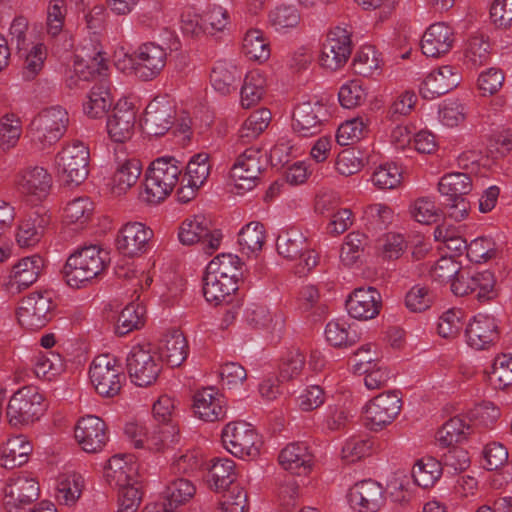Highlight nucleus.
Here are the masks:
<instances>
[{
    "label": "nucleus",
    "instance_id": "nucleus-14",
    "mask_svg": "<svg viewBox=\"0 0 512 512\" xmlns=\"http://www.w3.org/2000/svg\"><path fill=\"white\" fill-rule=\"evenodd\" d=\"M401 408L402 401L399 390L379 394L366 405V426L374 431L382 430L394 421Z\"/></svg>",
    "mask_w": 512,
    "mask_h": 512
},
{
    "label": "nucleus",
    "instance_id": "nucleus-11",
    "mask_svg": "<svg viewBox=\"0 0 512 512\" xmlns=\"http://www.w3.org/2000/svg\"><path fill=\"white\" fill-rule=\"evenodd\" d=\"M52 309L53 302L50 292L31 293L20 302L17 309L18 322L29 330L41 329L51 320Z\"/></svg>",
    "mask_w": 512,
    "mask_h": 512
},
{
    "label": "nucleus",
    "instance_id": "nucleus-12",
    "mask_svg": "<svg viewBox=\"0 0 512 512\" xmlns=\"http://www.w3.org/2000/svg\"><path fill=\"white\" fill-rule=\"evenodd\" d=\"M128 58L135 76L142 81H151L166 66L167 52L160 45L147 42L141 44Z\"/></svg>",
    "mask_w": 512,
    "mask_h": 512
},
{
    "label": "nucleus",
    "instance_id": "nucleus-47",
    "mask_svg": "<svg viewBox=\"0 0 512 512\" xmlns=\"http://www.w3.org/2000/svg\"><path fill=\"white\" fill-rule=\"evenodd\" d=\"M94 203L88 197H78L67 203L63 210V222L67 225L83 226L92 217Z\"/></svg>",
    "mask_w": 512,
    "mask_h": 512
},
{
    "label": "nucleus",
    "instance_id": "nucleus-54",
    "mask_svg": "<svg viewBox=\"0 0 512 512\" xmlns=\"http://www.w3.org/2000/svg\"><path fill=\"white\" fill-rule=\"evenodd\" d=\"M327 341L334 347H347L356 344L360 337L355 330L351 331V326L346 328L345 323L339 321H330L325 328Z\"/></svg>",
    "mask_w": 512,
    "mask_h": 512
},
{
    "label": "nucleus",
    "instance_id": "nucleus-51",
    "mask_svg": "<svg viewBox=\"0 0 512 512\" xmlns=\"http://www.w3.org/2000/svg\"><path fill=\"white\" fill-rule=\"evenodd\" d=\"M83 488V479L80 475H64L57 484L56 497L60 504L71 506L79 499Z\"/></svg>",
    "mask_w": 512,
    "mask_h": 512
},
{
    "label": "nucleus",
    "instance_id": "nucleus-2",
    "mask_svg": "<svg viewBox=\"0 0 512 512\" xmlns=\"http://www.w3.org/2000/svg\"><path fill=\"white\" fill-rule=\"evenodd\" d=\"M182 169L181 162L172 156L152 161L145 174V189L140 194L141 199L148 204L164 201L177 184Z\"/></svg>",
    "mask_w": 512,
    "mask_h": 512
},
{
    "label": "nucleus",
    "instance_id": "nucleus-16",
    "mask_svg": "<svg viewBox=\"0 0 512 512\" xmlns=\"http://www.w3.org/2000/svg\"><path fill=\"white\" fill-rule=\"evenodd\" d=\"M351 52L350 34L344 28L335 27L329 31L322 45L320 57L321 66L335 71L346 64Z\"/></svg>",
    "mask_w": 512,
    "mask_h": 512
},
{
    "label": "nucleus",
    "instance_id": "nucleus-32",
    "mask_svg": "<svg viewBox=\"0 0 512 512\" xmlns=\"http://www.w3.org/2000/svg\"><path fill=\"white\" fill-rule=\"evenodd\" d=\"M43 268L44 259L38 254L22 258L12 267L9 288L20 291L29 287L37 281Z\"/></svg>",
    "mask_w": 512,
    "mask_h": 512
},
{
    "label": "nucleus",
    "instance_id": "nucleus-43",
    "mask_svg": "<svg viewBox=\"0 0 512 512\" xmlns=\"http://www.w3.org/2000/svg\"><path fill=\"white\" fill-rule=\"evenodd\" d=\"M442 462L433 457L418 460L412 469L414 482L423 488L432 487L442 474Z\"/></svg>",
    "mask_w": 512,
    "mask_h": 512
},
{
    "label": "nucleus",
    "instance_id": "nucleus-58",
    "mask_svg": "<svg viewBox=\"0 0 512 512\" xmlns=\"http://www.w3.org/2000/svg\"><path fill=\"white\" fill-rule=\"evenodd\" d=\"M371 180L379 189H394L401 183L402 172L395 163H385L374 171Z\"/></svg>",
    "mask_w": 512,
    "mask_h": 512
},
{
    "label": "nucleus",
    "instance_id": "nucleus-41",
    "mask_svg": "<svg viewBox=\"0 0 512 512\" xmlns=\"http://www.w3.org/2000/svg\"><path fill=\"white\" fill-rule=\"evenodd\" d=\"M142 172V164L139 159H126L120 163L112 177L113 191L118 194L126 192L139 179Z\"/></svg>",
    "mask_w": 512,
    "mask_h": 512
},
{
    "label": "nucleus",
    "instance_id": "nucleus-53",
    "mask_svg": "<svg viewBox=\"0 0 512 512\" xmlns=\"http://www.w3.org/2000/svg\"><path fill=\"white\" fill-rule=\"evenodd\" d=\"M265 241L264 225L257 221H252L244 226L238 234V243L243 250L249 252H258L262 250Z\"/></svg>",
    "mask_w": 512,
    "mask_h": 512
},
{
    "label": "nucleus",
    "instance_id": "nucleus-35",
    "mask_svg": "<svg viewBox=\"0 0 512 512\" xmlns=\"http://www.w3.org/2000/svg\"><path fill=\"white\" fill-rule=\"evenodd\" d=\"M31 452L32 445L23 435L10 438L1 446V465L8 469L20 467L28 461Z\"/></svg>",
    "mask_w": 512,
    "mask_h": 512
},
{
    "label": "nucleus",
    "instance_id": "nucleus-38",
    "mask_svg": "<svg viewBox=\"0 0 512 512\" xmlns=\"http://www.w3.org/2000/svg\"><path fill=\"white\" fill-rule=\"evenodd\" d=\"M202 280L205 299L215 305L222 302H230V296L238 290L236 282L216 277L215 274L207 270H205Z\"/></svg>",
    "mask_w": 512,
    "mask_h": 512
},
{
    "label": "nucleus",
    "instance_id": "nucleus-26",
    "mask_svg": "<svg viewBox=\"0 0 512 512\" xmlns=\"http://www.w3.org/2000/svg\"><path fill=\"white\" fill-rule=\"evenodd\" d=\"M152 230L140 222L125 224L116 238V247L124 256L134 257L145 251Z\"/></svg>",
    "mask_w": 512,
    "mask_h": 512
},
{
    "label": "nucleus",
    "instance_id": "nucleus-59",
    "mask_svg": "<svg viewBox=\"0 0 512 512\" xmlns=\"http://www.w3.org/2000/svg\"><path fill=\"white\" fill-rule=\"evenodd\" d=\"M338 98L344 108L352 109L365 102L367 93L362 87L361 81L354 79L340 88Z\"/></svg>",
    "mask_w": 512,
    "mask_h": 512
},
{
    "label": "nucleus",
    "instance_id": "nucleus-44",
    "mask_svg": "<svg viewBox=\"0 0 512 512\" xmlns=\"http://www.w3.org/2000/svg\"><path fill=\"white\" fill-rule=\"evenodd\" d=\"M307 238L303 233L290 230L277 237L276 248L279 255L289 260H296L306 250Z\"/></svg>",
    "mask_w": 512,
    "mask_h": 512
},
{
    "label": "nucleus",
    "instance_id": "nucleus-23",
    "mask_svg": "<svg viewBox=\"0 0 512 512\" xmlns=\"http://www.w3.org/2000/svg\"><path fill=\"white\" fill-rule=\"evenodd\" d=\"M136 123V111L131 103L119 101L107 120V132L112 141L124 143L129 140Z\"/></svg>",
    "mask_w": 512,
    "mask_h": 512
},
{
    "label": "nucleus",
    "instance_id": "nucleus-15",
    "mask_svg": "<svg viewBox=\"0 0 512 512\" xmlns=\"http://www.w3.org/2000/svg\"><path fill=\"white\" fill-rule=\"evenodd\" d=\"M40 495L39 483L26 475L9 478L4 488L3 505L6 512H28Z\"/></svg>",
    "mask_w": 512,
    "mask_h": 512
},
{
    "label": "nucleus",
    "instance_id": "nucleus-30",
    "mask_svg": "<svg viewBox=\"0 0 512 512\" xmlns=\"http://www.w3.org/2000/svg\"><path fill=\"white\" fill-rule=\"evenodd\" d=\"M278 460L283 469L294 475L306 476L312 469L313 455L305 443L296 442L290 443L282 449Z\"/></svg>",
    "mask_w": 512,
    "mask_h": 512
},
{
    "label": "nucleus",
    "instance_id": "nucleus-17",
    "mask_svg": "<svg viewBox=\"0 0 512 512\" xmlns=\"http://www.w3.org/2000/svg\"><path fill=\"white\" fill-rule=\"evenodd\" d=\"M52 176L43 167L35 166L21 170L15 180L18 192L29 201H42L51 191Z\"/></svg>",
    "mask_w": 512,
    "mask_h": 512
},
{
    "label": "nucleus",
    "instance_id": "nucleus-46",
    "mask_svg": "<svg viewBox=\"0 0 512 512\" xmlns=\"http://www.w3.org/2000/svg\"><path fill=\"white\" fill-rule=\"evenodd\" d=\"M266 79L258 70L250 71L244 78L241 87V104L250 108L257 104L265 93Z\"/></svg>",
    "mask_w": 512,
    "mask_h": 512
},
{
    "label": "nucleus",
    "instance_id": "nucleus-63",
    "mask_svg": "<svg viewBox=\"0 0 512 512\" xmlns=\"http://www.w3.org/2000/svg\"><path fill=\"white\" fill-rule=\"evenodd\" d=\"M496 254V243L489 237H478L468 244L467 257L473 262H486L495 258Z\"/></svg>",
    "mask_w": 512,
    "mask_h": 512
},
{
    "label": "nucleus",
    "instance_id": "nucleus-9",
    "mask_svg": "<svg viewBox=\"0 0 512 512\" xmlns=\"http://www.w3.org/2000/svg\"><path fill=\"white\" fill-rule=\"evenodd\" d=\"M126 362L131 381L139 387H148L154 384L162 370L160 357L141 345L131 349Z\"/></svg>",
    "mask_w": 512,
    "mask_h": 512
},
{
    "label": "nucleus",
    "instance_id": "nucleus-20",
    "mask_svg": "<svg viewBox=\"0 0 512 512\" xmlns=\"http://www.w3.org/2000/svg\"><path fill=\"white\" fill-rule=\"evenodd\" d=\"M175 106L165 97H155L146 107L143 115L144 126L149 134L163 136L173 125Z\"/></svg>",
    "mask_w": 512,
    "mask_h": 512
},
{
    "label": "nucleus",
    "instance_id": "nucleus-8",
    "mask_svg": "<svg viewBox=\"0 0 512 512\" xmlns=\"http://www.w3.org/2000/svg\"><path fill=\"white\" fill-rule=\"evenodd\" d=\"M223 235L212 222L204 215H195L193 219H186L179 227L178 239L183 245L200 244L202 250L213 254L219 247Z\"/></svg>",
    "mask_w": 512,
    "mask_h": 512
},
{
    "label": "nucleus",
    "instance_id": "nucleus-60",
    "mask_svg": "<svg viewBox=\"0 0 512 512\" xmlns=\"http://www.w3.org/2000/svg\"><path fill=\"white\" fill-rule=\"evenodd\" d=\"M393 218V211L383 204H371L364 210L368 230H384Z\"/></svg>",
    "mask_w": 512,
    "mask_h": 512
},
{
    "label": "nucleus",
    "instance_id": "nucleus-61",
    "mask_svg": "<svg viewBox=\"0 0 512 512\" xmlns=\"http://www.w3.org/2000/svg\"><path fill=\"white\" fill-rule=\"evenodd\" d=\"M305 364V356L299 350L289 351L279 366L277 382H287L299 376Z\"/></svg>",
    "mask_w": 512,
    "mask_h": 512
},
{
    "label": "nucleus",
    "instance_id": "nucleus-40",
    "mask_svg": "<svg viewBox=\"0 0 512 512\" xmlns=\"http://www.w3.org/2000/svg\"><path fill=\"white\" fill-rule=\"evenodd\" d=\"M212 462L207 476L210 488L220 492L234 484L236 477L235 462L228 458H217Z\"/></svg>",
    "mask_w": 512,
    "mask_h": 512
},
{
    "label": "nucleus",
    "instance_id": "nucleus-29",
    "mask_svg": "<svg viewBox=\"0 0 512 512\" xmlns=\"http://www.w3.org/2000/svg\"><path fill=\"white\" fill-rule=\"evenodd\" d=\"M113 481L119 487L118 512H137L143 496L140 482L122 468L120 471L115 470Z\"/></svg>",
    "mask_w": 512,
    "mask_h": 512
},
{
    "label": "nucleus",
    "instance_id": "nucleus-49",
    "mask_svg": "<svg viewBox=\"0 0 512 512\" xmlns=\"http://www.w3.org/2000/svg\"><path fill=\"white\" fill-rule=\"evenodd\" d=\"M271 112L267 108L258 109L250 114L239 130L243 143L257 138L269 125Z\"/></svg>",
    "mask_w": 512,
    "mask_h": 512
},
{
    "label": "nucleus",
    "instance_id": "nucleus-21",
    "mask_svg": "<svg viewBox=\"0 0 512 512\" xmlns=\"http://www.w3.org/2000/svg\"><path fill=\"white\" fill-rule=\"evenodd\" d=\"M384 488L368 479L354 484L348 494V501L359 512H377L385 502Z\"/></svg>",
    "mask_w": 512,
    "mask_h": 512
},
{
    "label": "nucleus",
    "instance_id": "nucleus-31",
    "mask_svg": "<svg viewBox=\"0 0 512 512\" xmlns=\"http://www.w3.org/2000/svg\"><path fill=\"white\" fill-rule=\"evenodd\" d=\"M497 328L494 318L485 315L475 316L465 329L467 343L472 348L484 349L498 338Z\"/></svg>",
    "mask_w": 512,
    "mask_h": 512
},
{
    "label": "nucleus",
    "instance_id": "nucleus-39",
    "mask_svg": "<svg viewBox=\"0 0 512 512\" xmlns=\"http://www.w3.org/2000/svg\"><path fill=\"white\" fill-rule=\"evenodd\" d=\"M242 72L233 64L218 62L212 69L210 81L216 91L228 95L237 90Z\"/></svg>",
    "mask_w": 512,
    "mask_h": 512
},
{
    "label": "nucleus",
    "instance_id": "nucleus-18",
    "mask_svg": "<svg viewBox=\"0 0 512 512\" xmlns=\"http://www.w3.org/2000/svg\"><path fill=\"white\" fill-rule=\"evenodd\" d=\"M348 314L357 320L374 319L382 309V297L379 291L369 286L356 288L345 302Z\"/></svg>",
    "mask_w": 512,
    "mask_h": 512
},
{
    "label": "nucleus",
    "instance_id": "nucleus-28",
    "mask_svg": "<svg viewBox=\"0 0 512 512\" xmlns=\"http://www.w3.org/2000/svg\"><path fill=\"white\" fill-rule=\"evenodd\" d=\"M223 403V395L216 393L213 387H206L194 394L192 407L194 414L201 420L214 422L226 415Z\"/></svg>",
    "mask_w": 512,
    "mask_h": 512
},
{
    "label": "nucleus",
    "instance_id": "nucleus-64",
    "mask_svg": "<svg viewBox=\"0 0 512 512\" xmlns=\"http://www.w3.org/2000/svg\"><path fill=\"white\" fill-rule=\"evenodd\" d=\"M492 376L497 383V387L505 389L512 386V356L498 355L492 365Z\"/></svg>",
    "mask_w": 512,
    "mask_h": 512
},
{
    "label": "nucleus",
    "instance_id": "nucleus-33",
    "mask_svg": "<svg viewBox=\"0 0 512 512\" xmlns=\"http://www.w3.org/2000/svg\"><path fill=\"white\" fill-rule=\"evenodd\" d=\"M160 358H164L171 367H179L188 356V343L180 330L166 333L160 340L158 347Z\"/></svg>",
    "mask_w": 512,
    "mask_h": 512
},
{
    "label": "nucleus",
    "instance_id": "nucleus-52",
    "mask_svg": "<svg viewBox=\"0 0 512 512\" xmlns=\"http://www.w3.org/2000/svg\"><path fill=\"white\" fill-rule=\"evenodd\" d=\"M243 51L246 56L256 61L262 62L269 58V43L264 38L262 31L252 29L245 34Z\"/></svg>",
    "mask_w": 512,
    "mask_h": 512
},
{
    "label": "nucleus",
    "instance_id": "nucleus-25",
    "mask_svg": "<svg viewBox=\"0 0 512 512\" xmlns=\"http://www.w3.org/2000/svg\"><path fill=\"white\" fill-rule=\"evenodd\" d=\"M460 74L452 66L445 65L429 73L420 85L419 93L424 99L444 95L459 85Z\"/></svg>",
    "mask_w": 512,
    "mask_h": 512
},
{
    "label": "nucleus",
    "instance_id": "nucleus-6",
    "mask_svg": "<svg viewBox=\"0 0 512 512\" xmlns=\"http://www.w3.org/2000/svg\"><path fill=\"white\" fill-rule=\"evenodd\" d=\"M472 190L470 175L454 172L444 175L438 183V191L444 198L443 204L452 211L450 216L457 221L463 220L470 209V204L465 196Z\"/></svg>",
    "mask_w": 512,
    "mask_h": 512
},
{
    "label": "nucleus",
    "instance_id": "nucleus-22",
    "mask_svg": "<svg viewBox=\"0 0 512 512\" xmlns=\"http://www.w3.org/2000/svg\"><path fill=\"white\" fill-rule=\"evenodd\" d=\"M327 110L320 102H304L299 104L293 113V130L300 137L314 136L321 131Z\"/></svg>",
    "mask_w": 512,
    "mask_h": 512
},
{
    "label": "nucleus",
    "instance_id": "nucleus-5",
    "mask_svg": "<svg viewBox=\"0 0 512 512\" xmlns=\"http://www.w3.org/2000/svg\"><path fill=\"white\" fill-rule=\"evenodd\" d=\"M89 377L96 392L106 398L118 395L126 379L119 360L110 354H101L94 358Z\"/></svg>",
    "mask_w": 512,
    "mask_h": 512
},
{
    "label": "nucleus",
    "instance_id": "nucleus-62",
    "mask_svg": "<svg viewBox=\"0 0 512 512\" xmlns=\"http://www.w3.org/2000/svg\"><path fill=\"white\" fill-rule=\"evenodd\" d=\"M209 155L199 153L195 155L186 165V173L183 181L187 178L194 186H201L210 173Z\"/></svg>",
    "mask_w": 512,
    "mask_h": 512
},
{
    "label": "nucleus",
    "instance_id": "nucleus-45",
    "mask_svg": "<svg viewBox=\"0 0 512 512\" xmlns=\"http://www.w3.org/2000/svg\"><path fill=\"white\" fill-rule=\"evenodd\" d=\"M472 425L465 423L460 417L449 419L437 432V440L443 447H450L459 443L472 433Z\"/></svg>",
    "mask_w": 512,
    "mask_h": 512
},
{
    "label": "nucleus",
    "instance_id": "nucleus-10",
    "mask_svg": "<svg viewBox=\"0 0 512 512\" xmlns=\"http://www.w3.org/2000/svg\"><path fill=\"white\" fill-rule=\"evenodd\" d=\"M224 447L238 458L255 457L259 454L261 440L253 427L246 422H230L221 434Z\"/></svg>",
    "mask_w": 512,
    "mask_h": 512
},
{
    "label": "nucleus",
    "instance_id": "nucleus-55",
    "mask_svg": "<svg viewBox=\"0 0 512 512\" xmlns=\"http://www.w3.org/2000/svg\"><path fill=\"white\" fill-rule=\"evenodd\" d=\"M490 43L484 35L469 38L465 52L466 62L477 68L490 60Z\"/></svg>",
    "mask_w": 512,
    "mask_h": 512
},
{
    "label": "nucleus",
    "instance_id": "nucleus-19",
    "mask_svg": "<svg viewBox=\"0 0 512 512\" xmlns=\"http://www.w3.org/2000/svg\"><path fill=\"white\" fill-rule=\"evenodd\" d=\"M105 422L94 415L82 417L75 427V438L87 453H97L108 441Z\"/></svg>",
    "mask_w": 512,
    "mask_h": 512
},
{
    "label": "nucleus",
    "instance_id": "nucleus-7",
    "mask_svg": "<svg viewBox=\"0 0 512 512\" xmlns=\"http://www.w3.org/2000/svg\"><path fill=\"white\" fill-rule=\"evenodd\" d=\"M44 397L35 386H24L10 398L7 417L12 426L27 425L38 420L44 412Z\"/></svg>",
    "mask_w": 512,
    "mask_h": 512
},
{
    "label": "nucleus",
    "instance_id": "nucleus-1",
    "mask_svg": "<svg viewBox=\"0 0 512 512\" xmlns=\"http://www.w3.org/2000/svg\"><path fill=\"white\" fill-rule=\"evenodd\" d=\"M110 261L107 251L98 245L78 248L72 253L63 267L66 283L73 288H80L99 276Z\"/></svg>",
    "mask_w": 512,
    "mask_h": 512
},
{
    "label": "nucleus",
    "instance_id": "nucleus-48",
    "mask_svg": "<svg viewBox=\"0 0 512 512\" xmlns=\"http://www.w3.org/2000/svg\"><path fill=\"white\" fill-rule=\"evenodd\" d=\"M144 308L138 304L129 303L118 316L115 333L125 336L144 326Z\"/></svg>",
    "mask_w": 512,
    "mask_h": 512
},
{
    "label": "nucleus",
    "instance_id": "nucleus-42",
    "mask_svg": "<svg viewBox=\"0 0 512 512\" xmlns=\"http://www.w3.org/2000/svg\"><path fill=\"white\" fill-rule=\"evenodd\" d=\"M472 295L481 303L495 300L500 293L497 280L493 272L489 270L476 272L471 280Z\"/></svg>",
    "mask_w": 512,
    "mask_h": 512
},
{
    "label": "nucleus",
    "instance_id": "nucleus-4",
    "mask_svg": "<svg viewBox=\"0 0 512 512\" xmlns=\"http://www.w3.org/2000/svg\"><path fill=\"white\" fill-rule=\"evenodd\" d=\"M68 113L61 107H50L39 112L31 121L27 134L42 149L58 142L68 125Z\"/></svg>",
    "mask_w": 512,
    "mask_h": 512
},
{
    "label": "nucleus",
    "instance_id": "nucleus-57",
    "mask_svg": "<svg viewBox=\"0 0 512 512\" xmlns=\"http://www.w3.org/2000/svg\"><path fill=\"white\" fill-rule=\"evenodd\" d=\"M499 416L500 410L491 402L478 404L467 413L472 429L476 426L489 428L497 421Z\"/></svg>",
    "mask_w": 512,
    "mask_h": 512
},
{
    "label": "nucleus",
    "instance_id": "nucleus-56",
    "mask_svg": "<svg viewBox=\"0 0 512 512\" xmlns=\"http://www.w3.org/2000/svg\"><path fill=\"white\" fill-rule=\"evenodd\" d=\"M368 131L362 118H354L341 124L336 133V141L341 146H348L362 139Z\"/></svg>",
    "mask_w": 512,
    "mask_h": 512
},
{
    "label": "nucleus",
    "instance_id": "nucleus-3",
    "mask_svg": "<svg viewBox=\"0 0 512 512\" xmlns=\"http://www.w3.org/2000/svg\"><path fill=\"white\" fill-rule=\"evenodd\" d=\"M89 148L81 141L65 145L55 157L58 175L65 185L78 186L89 174Z\"/></svg>",
    "mask_w": 512,
    "mask_h": 512
},
{
    "label": "nucleus",
    "instance_id": "nucleus-24",
    "mask_svg": "<svg viewBox=\"0 0 512 512\" xmlns=\"http://www.w3.org/2000/svg\"><path fill=\"white\" fill-rule=\"evenodd\" d=\"M51 224V215L44 207L30 212L19 224L16 241L22 248L36 245Z\"/></svg>",
    "mask_w": 512,
    "mask_h": 512
},
{
    "label": "nucleus",
    "instance_id": "nucleus-13",
    "mask_svg": "<svg viewBox=\"0 0 512 512\" xmlns=\"http://www.w3.org/2000/svg\"><path fill=\"white\" fill-rule=\"evenodd\" d=\"M267 160V153L261 148L250 147L241 153L230 172L236 187L244 190L254 188L267 165Z\"/></svg>",
    "mask_w": 512,
    "mask_h": 512
},
{
    "label": "nucleus",
    "instance_id": "nucleus-36",
    "mask_svg": "<svg viewBox=\"0 0 512 512\" xmlns=\"http://www.w3.org/2000/svg\"><path fill=\"white\" fill-rule=\"evenodd\" d=\"M112 103L109 82L102 80L91 88L88 101L83 104V110L90 118H102L107 114Z\"/></svg>",
    "mask_w": 512,
    "mask_h": 512
},
{
    "label": "nucleus",
    "instance_id": "nucleus-34",
    "mask_svg": "<svg viewBox=\"0 0 512 512\" xmlns=\"http://www.w3.org/2000/svg\"><path fill=\"white\" fill-rule=\"evenodd\" d=\"M196 493V487L186 478H176L172 480L163 492V502L160 505L163 512H174L176 508L185 504Z\"/></svg>",
    "mask_w": 512,
    "mask_h": 512
},
{
    "label": "nucleus",
    "instance_id": "nucleus-50",
    "mask_svg": "<svg viewBox=\"0 0 512 512\" xmlns=\"http://www.w3.org/2000/svg\"><path fill=\"white\" fill-rule=\"evenodd\" d=\"M368 243V237L365 234L359 231L349 233L340 250L341 261L345 265H353L360 259Z\"/></svg>",
    "mask_w": 512,
    "mask_h": 512
},
{
    "label": "nucleus",
    "instance_id": "nucleus-37",
    "mask_svg": "<svg viewBox=\"0 0 512 512\" xmlns=\"http://www.w3.org/2000/svg\"><path fill=\"white\" fill-rule=\"evenodd\" d=\"M243 265L244 263L237 255L221 253L209 262L205 270L215 274L216 277L236 282L238 285L240 280H244Z\"/></svg>",
    "mask_w": 512,
    "mask_h": 512
},
{
    "label": "nucleus",
    "instance_id": "nucleus-27",
    "mask_svg": "<svg viewBox=\"0 0 512 512\" xmlns=\"http://www.w3.org/2000/svg\"><path fill=\"white\" fill-rule=\"evenodd\" d=\"M454 32L443 22L432 24L421 39V49L427 57L437 58L447 54L453 47Z\"/></svg>",
    "mask_w": 512,
    "mask_h": 512
}]
</instances>
